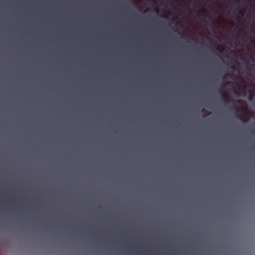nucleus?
Returning <instances> with one entry per match:
<instances>
[{
  "mask_svg": "<svg viewBox=\"0 0 255 255\" xmlns=\"http://www.w3.org/2000/svg\"><path fill=\"white\" fill-rule=\"evenodd\" d=\"M223 100L226 103H229L231 100V97L230 95L226 92H222L221 93Z\"/></svg>",
  "mask_w": 255,
  "mask_h": 255,
  "instance_id": "obj_1",
  "label": "nucleus"
},
{
  "mask_svg": "<svg viewBox=\"0 0 255 255\" xmlns=\"http://www.w3.org/2000/svg\"><path fill=\"white\" fill-rule=\"evenodd\" d=\"M174 2L177 5H180L184 2V0H174Z\"/></svg>",
  "mask_w": 255,
  "mask_h": 255,
  "instance_id": "obj_2",
  "label": "nucleus"
},
{
  "mask_svg": "<svg viewBox=\"0 0 255 255\" xmlns=\"http://www.w3.org/2000/svg\"><path fill=\"white\" fill-rule=\"evenodd\" d=\"M205 12H206L205 9H203V10H199L198 12V14L199 15L201 14V15H203L204 16H205Z\"/></svg>",
  "mask_w": 255,
  "mask_h": 255,
  "instance_id": "obj_3",
  "label": "nucleus"
},
{
  "mask_svg": "<svg viewBox=\"0 0 255 255\" xmlns=\"http://www.w3.org/2000/svg\"><path fill=\"white\" fill-rule=\"evenodd\" d=\"M168 13L167 12H165L163 13V14L161 15V16H162L164 18H167L168 17Z\"/></svg>",
  "mask_w": 255,
  "mask_h": 255,
  "instance_id": "obj_4",
  "label": "nucleus"
},
{
  "mask_svg": "<svg viewBox=\"0 0 255 255\" xmlns=\"http://www.w3.org/2000/svg\"><path fill=\"white\" fill-rule=\"evenodd\" d=\"M248 86L249 87H252V88H254V90L255 91V84H254L253 83H251Z\"/></svg>",
  "mask_w": 255,
  "mask_h": 255,
  "instance_id": "obj_5",
  "label": "nucleus"
},
{
  "mask_svg": "<svg viewBox=\"0 0 255 255\" xmlns=\"http://www.w3.org/2000/svg\"><path fill=\"white\" fill-rule=\"evenodd\" d=\"M214 23H216L218 26H219L221 24L219 20H215L214 21Z\"/></svg>",
  "mask_w": 255,
  "mask_h": 255,
  "instance_id": "obj_6",
  "label": "nucleus"
},
{
  "mask_svg": "<svg viewBox=\"0 0 255 255\" xmlns=\"http://www.w3.org/2000/svg\"><path fill=\"white\" fill-rule=\"evenodd\" d=\"M231 76H233V74H227L225 76H224V77H223V78H225L226 76H228V77H231Z\"/></svg>",
  "mask_w": 255,
  "mask_h": 255,
  "instance_id": "obj_7",
  "label": "nucleus"
},
{
  "mask_svg": "<svg viewBox=\"0 0 255 255\" xmlns=\"http://www.w3.org/2000/svg\"><path fill=\"white\" fill-rule=\"evenodd\" d=\"M224 47H222L221 49H218V50H219L221 52H222V51H223V50H224Z\"/></svg>",
  "mask_w": 255,
  "mask_h": 255,
  "instance_id": "obj_8",
  "label": "nucleus"
},
{
  "mask_svg": "<svg viewBox=\"0 0 255 255\" xmlns=\"http://www.w3.org/2000/svg\"><path fill=\"white\" fill-rule=\"evenodd\" d=\"M203 113L205 115H209L210 114H212V113L209 112V113Z\"/></svg>",
  "mask_w": 255,
  "mask_h": 255,
  "instance_id": "obj_9",
  "label": "nucleus"
},
{
  "mask_svg": "<svg viewBox=\"0 0 255 255\" xmlns=\"http://www.w3.org/2000/svg\"><path fill=\"white\" fill-rule=\"evenodd\" d=\"M238 3V4H239V3H240V0H235Z\"/></svg>",
  "mask_w": 255,
  "mask_h": 255,
  "instance_id": "obj_10",
  "label": "nucleus"
},
{
  "mask_svg": "<svg viewBox=\"0 0 255 255\" xmlns=\"http://www.w3.org/2000/svg\"><path fill=\"white\" fill-rule=\"evenodd\" d=\"M235 112H242V111L238 110L235 111ZM244 112H248V111H244Z\"/></svg>",
  "mask_w": 255,
  "mask_h": 255,
  "instance_id": "obj_11",
  "label": "nucleus"
},
{
  "mask_svg": "<svg viewBox=\"0 0 255 255\" xmlns=\"http://www.w3.org/2000/svg\"><path fill=\"white\" fill-rule=\"evenodd\" d=\"M200 112H207V111L206 110H205V109H202Z\"/></svg>",
  "mask_w": 255,
  "mask_h": 255,
  "instance_id": "obj_12",
  "label": "nucleus"
},
{
  "mask_svg": "<svg viewBox=\"0 0 255 255\" xmlns=\"http://www.w3.org/2000/svg\"><path fill=\"white\" fill-rule=\"evenodd\" d=\"M231 68L232 69H235V67L234 66H231Z\"/></svg>",
  "mask_w": 255,
  "mask_h": 255,
  "instance_id": "obj_13",
  "label": "nucleus"
},
{
  "mask_svg": "<svg viewBox=\"0 0 255 255\" xmlns=\"http://www.w3.org/2000/svg\"><path fill=\"white\" fill-rule=\"evenodd\" d=\"M155 10H156V12H158L159 11V10H158V8H156V9H155Z\"/></svg>",
  "mask_w": 255,
  "mask_h": 255,
  "instance_id": "obj_14",
  "label": "nucleus"
},
{
  "mask_svg": "<svg viewBox=\"0 0 255 255\" xmlns=\"http://www.w3.org/2000/svg\"><path fill=\"white\" fill-rule=\"evenodd\" d=\"M253 95V93H251V95H250V99H251V95Z\"/></svg>",
  "mask_w": 255,
  "mask_h": 255,
  "instance_id": "obj_15",
  "label": "nucleus"
},
{
  "mask_svg": "<svg viewBox=\"0 0 255 255\" xmlns=\"http://www.w3.org/2000/svg\"><path fill=\"white\" fill-rule=\"evenodd\" d=\"M244 87L245 88L247 87V85L246 84H244Z\"/></svg>",
  "mask_w": 255,
  "mask_h": 255,
  "instance_id": "obj_16",
  "label": "nucleus"
},
{
  "mask_svg": "<svg viewBox=\"0 0 255 255\" xmlns=\"http://www.w3.org/2000/svg\"><path fill=\"white\" fill-rule=\"evenodd\" d=\"M240 114H245L246 113H243V112H242V113H239Z\"/></svg>",
  "mask_w": 255,
  "mask_h": 255,
  "instance_id": "obj_17",
  "label": "nucleus"
},
{
  "mask_svg": "<svg viewBox=\"0 0 255 255\" xmlns=\"http://www.w3.org/2000/svg\"><path fill=\"white\" fill-rule=\"evenodd\" d=\"M230 84V82H228V83H227V84Z\"/></svg>",
  "mask_w": 255,
  "mask_h": 255,
  "instance_id": "obj_18",
  "label": "nucleus"
}]
</instances>
